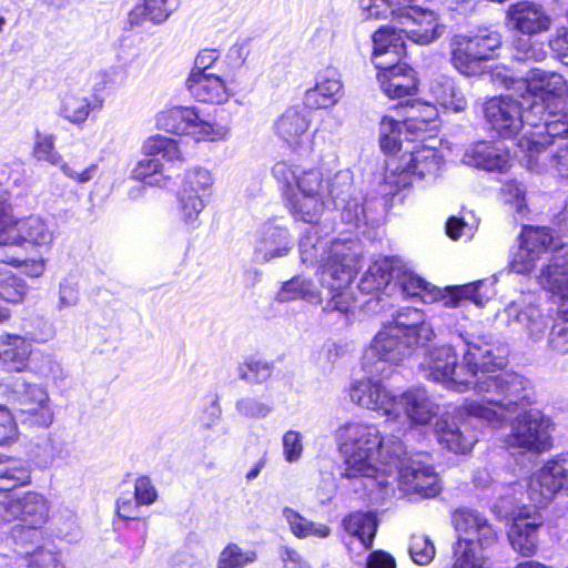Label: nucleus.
Segmentation results:
<instances>
[{"label":"nucleus","mask_w":568,"mask_h":568,"mask_svg":"<svg viewBox=\"0 0 568 568\" xmlns=\"http://www.w3.org/2000/svg\"><path fill=\"white\" fill-rule=\"evenodd\" d=\"M343 97L341 74L335 68H326L317 78L314 88L306 91V102L316 109L332 108Z\"/></svg>","instance_id":"c756f323"},{"label":"nucleus","mask_w":568,"mask_h":568,"mask_svg":"<svg viewBox=\"0 0 568 568\" xmlns=\"http://www.w3.org/2000/svg\"><path fill=\"white\" fill-rule=\"evenodd\" d=\"M513 89L527 105L526 119L530 128L545 129L550 136L568 134V84L556 72L532 70L527 79L511 81Z\"/></svg>","instance_id":"20e7f679"},{"label":"nucleus","mask_w":568,"mask_h":568,"mask_svg":"<svg viewBox=\"0 0 568 568\" xmlns=\"http://www.w3.org/2000/svg\"><path fill=\"white\" fill-rule=\"evenodd\" d=\"M343 527L351 537L358 540L363 549H368L373 545L377 520L371 513H354L344 518Z\"/></svg>","instance_id":"79ce46f5"},{"label":"nucleus","mask_w":568,"mask_h":568,"mask_svg":"<svg viewBox=\"0 0 568 568\" xmlns=\"http://www.w3.org/2000/svg\"><path fill=\"white\" fill-rule=\"evenodd\" d=\"M32 354V343L18 334L0 335V363L11 372H26Z\"/></svg>","instance_id":"72a5a7b5"},{"label":"nucleus","mask_w":568,"mask_h":568,"mask_svg":"<svg viewBox=\"0 0 568 568\" xmlns=\"http://www.w3.org/2000/svg\"><path fill=\"white\" fill-rule=\"evenodd\" d=\"M485 286V281H477L466 285L456 286L447 293L443 292L440 301H443L445 306L449 307L459 305L460 301L463 300H469L477 306H483L489 298L487 293L480 292V290Z\"/></svg>","instance_id":"603ef678"},{"label":"nucleus","mask_w":568,"mask_h":568,"mask_svg":"<svg viewBox=\"0 0 568 568\" xmlns=\"http://www.w3.org/2000/svg\"><path fill=\"white\" fill-rule=\"evenodd\" d=\"M392 365L386 363V372L388 375L372 374L365 365V355L363 356V367L369 377L357 379L349 387L351 400L357 406L381 413L388 418H397L399 416L397 396L386 388L383 378L392 375Z\"/></svg>","instance_id":"ddd939ff"},{"label":"nucleus","mask_w":568,"mask_h":568,"mask_svg":"<svg viewBox=\"0 0 568 568\" xmlns=\"http://www.w3.org/2000/svg\"><path fill=\"white\" fill-rule=\"evenodd\" d=\"M28 568H65L58 552L38 548L27 556Z\"/></svg>","instance_id":"338daca9"},{"label":"nucleus","mask_w":568,"mask_h":568,"mask_svg":"<svg viewBox=\"0 0 568 568\" xmlns=\"http://www.w3.org/2000/svg\"><path fill=\"white\" fill-rule=\"evenodd\" d=\"M424 454L407 456L406 449L400 454V465L393 473H383L379 479H397L399 488L405 493H414L424 497H434L439 490L438 475L428 465Z\"/></svg>","instance_id":"4468645a"},{"label":"nucleus","mask_w":568,"mask_h":568,"mask_svg":"<svg viewBox=\"0 0 568 568\" xmlns=\"http://www.w3.org/2000/svg\"><path fill=\"white\" fill-rule=\"evenodd\" d=\"M283 517L288 524L292 534L297 538L311 536L325 538L331 534L328 526L311 521L292 508L285 507L283 509Z\"/></svg>","instance_id":"8fccbe9b"},{"label":"nucleus","mask_w":568,"mask_h":568,"mask_svg":"<svg viewBox=\"0 0 568 568\" xmlns=\"http://www.w3.org/2000/svg\"><path fill=\"white\" fill-rule=\"evenodd\" d=\"M528 499L535 507L547 505L561 489H568V453L547 460L527 480Z\"/></svg>","instance_id":"2eb2a0df"},{"label":"nucleus","mask_w":568,"mask_h":568,"mask_svg":"<svg viewBox=\"0 0 568 568\" xmlns=\"http://www.w3.org/2000/svg\"><path fill=\"white\" fill-rule=\"evenodd\" d=\"M500 45L501 37L498 32L455 34L449 44L452 65L463 75H475L481 62L493 59Z\"/></svg>","instance_id":"1a4fd4ad"},{"label":"nucleus","mask_w":568,"mask_h":568,"mask_svg":"<svg viewBox=\"0 0 568 568\" xmlns=\"http://www.w3.org/2000/svg\"><path fill=\"white\" fill-rule=\"evenodd\" d=\"M463 162L467 165L481 168L487 171L503 172L508 168L509 155L499 148L481 141L466 150Z\"/></svg>","instance_id":"c9c22d12"},{"label":"nucleus","mask_w":568,"mask_h":568,"mask_svg":"<svg viewBox=\"0 0 568 568\" xmlns=\"http://www.w3.org/2000/svg\"><path fill=\"white\" fill-rule=\"evenodd\" d=\"M239 377L248 383H262L266 381L273 372V366L261 359H250L239 366Z\"/></svg>","instance_id":"e2e57ef3"},{"label":"nucleus","mask_w":568,"mask_h":568,"mask_svg":"<svg viewBox=\"0 0 568 568\" xmlns=\"http://www.w3.org/2000/svg\"><path fill=\"white\" fill-rule=\"evenodd\" d=\"M550 427V419L540 410H525L513 419L506 444L523 454H541L551 447Z\"/></svg>","instance_id":"9b49d317"},{"label":"nucleus","mask_w":568,"mask_h":568,"mask_svg":"<svg viewBox=\"0 0 568 568\" xmlns=\"http://www.w3.org/2000/svg\"><path fill=\"white\" fill-rule=\"evenodd\" d=\"M554 237L546 227H524L520 234V245L539 256L541 251L550 248Z\"/></svg>","instance_id":"bf43d9fd"},{"label":"nucleus","mask_w":568,"mask_h":568,"mask_svg":"<svg viewBox=\"0 0 568 568\" xmlns=\"http://www.w3.org/2000/svg\"><path fill=\"white\" fill-rule=\"evenodd\" d=\"M539 524L521 513L513 518L507 536L514 550L523 556H532L538 545Z\"/></svg>","instance_id":"e433bc0d"},{"label":"nucleus","mask_w":568,"mask_h":568,"mask_svg":"<svg viewBox=\"0 0 568 568\" xmlns=\"http://www.w3.org/2000/svg\"><path fill=\"white\" fill-rule=\"evenodd\" d=\"M336 440L344 457L345 477L372 478L383 488L389 485V480L379 478L400 465L404 445L396 436H383L375 424L351 420L337 428Z\"/></svg>","instance_id":"f03ea898"},{"label":"nucleus","mask_w":568,"mask_h":568,"mask_svg":"<svg viewBox=\"0 0 568 568\" xmlns=\"http://www.w3.org/2000/svg\"><path fill=\"white\" fill-rule=\"evenodd\" d=\"M378 82L383 92L390 99L413 95L417 91L415 71L405 63L388 62V65L376 67Z\"/></svg>","instance_id":"bb28decb"},{"label":"nucleus","mask_w":568,"mask_h":568,"mask_svg":"<svg viewBox=\"0 0 568 568\" xmlns=\"http://www.w3.org/2000/svg\"><path fill=\"white\" fill-rule=\"evenodd\" d=\"M300 256L303 264H320V282L331 295L323 310L347 314L354 304L351 284L357 272V253L342 241H333L326 250V243L306 233L300 241Z\"/></svg>","instance_id":"7ed1b4c3"},{"label":"nucleus","mask_w":568,"mask_h":568,"mask_svg":"<svg viewBox=\"0 0 568 568\" xmlns=\"http://www.w3.org/2000/svg\"><path fill=\"white\" fill-rule=\"evenodd\" d=\"M453 521L458 532V539H470L481 547H489L496 540L497 534L487 518L474 509H459L454 514Z\"/></svg>","instance_id":"cd10ccee"},{"label":"nucleus","mask_w":568,"mask_h":568,"mask_svg":"<svg viewBox=\"0 0 568 568\" xmlns=\"http://www.w3.org/2000/svg\"><path fill=\"white\" fill-rule=\"evenodd\" d=\"M397 403L399 414L404 413L416 425L428 424L438 413L437 404L420 387L407 389L397 397Z\"/></svg>","instance_id":"2f4dec72"},{"label":"nucleus","mask_w":568,"mask_h":568,"mask_svg":"<svg viewBox=\"0 0 568 568\" xmlns=\"http://www.w3.org/2000/svg\"><path fill=\"white\" fill-rule=\"evenodd\" d=\"M404 33L399 32L397 23L394 26H383L376 30L372 37L373 55L372 61L375 67L388 65V62L400 61L405 55Z\"/></svg>","instance_id":"c85d7f7f"},{"label":"nucleus","mask_w":568,"mask_h":568,"mask_svg":"<svg viewBox=\"0 0 568 568\" xmlns=\"http://www.w3.org/2000/svg\"><path fill=\"white\" fill-rule=\"evenodd\" d=\"M276 300L282 303L303 300L315 304L322 301L321 292L317 286L303 275L294 276L284 282L276 294Z\"/></svg>","instance_id":"37998d69"},{"label":"nucleus","mask_w":568,"mask_h":568,"mask_svg":"<svg viewBox=\"0 0 568 568\" xmlns=\"http://www.w3.org/2000/svg\"><path fill=\"white\" fill-rule=\"evenodd\" d=\"M506 23L511 30L535 36L547 32L551 27L552 19L541 4L523 0L508 7Z\"/></svg>","instance_id":"b1692460"},{"label":"nucleus","mask_w":568,"mask_h":568,"mask_svg":"<svg viewBox=\"0 0 568 568\" xmlns=\"http://www.w3.org/2000/svg\"><path fill=\"white\" fill-rule=\"evenodd\" d=\"M409 556L417 565H428L435 557L436 548L429 536L416 532L410 536Z\"/></svg>","instance_id":"052dcab7"},{"label":"nucleus","mask_w":568,"mask_h":568,"mask_svg":"<svg viewBox=\"0 0 568 568\" xmlns=\"http://www.w3.org/2000/svg\"><path fill=\"white\" fill-rule=\"evenodd\" d=\"M395 22L406 39L420 45L435 42L446 31V26L436 12L416 6L400 11L395 16Z\"/></svg>","instance_id":"6ab92c4d"},{"label":"nucleus","mask_w":568,"mask_h":568,"mask_svg":"<svg viewBox=\"0 0 568 568\" xmlns=\"http://www.w3.org/2000/svg\"><path fill=\"white\" fill-rule=\"evenodd\" d=\"M283 456L287 463H297L304 452L303 435L297 430H287L282 437Z\"/></svg>","instance_id":"69168bd1"},{"label":"nucleus","mask_w":568,"mask_h":568,"mask_svg":"<svg viewBox=\"0 0 568 568\" xmlns=\"http://www.w3.org/2000/svg\"><path fill=\"white\" fill-rule=\"evenodd\" d=\"M185 84L191 95L204 103L220 104L230 97L225 82L213 73H190Z\"/></svg>","instance_id":"473e14b6"},{"label":"nucleus","mask_w":568,"mask_h":568,"mask_svg":"<svg viewBox=\"0 0 568 568\" xmlns=\"http://www.w3.org/2000/svg\"><path fill=\"white\" fill-rule=\"evenodd\" d=\"M293 245V236L284 225L267 221L256 232L253 256L257 263H271L287 256Z\"/></svg>","instance_id":"4be33fe9"},{"label":"nucleus","mask_w":568,"mask_h":568,"mask_svg":"<svg viewBox=\"0 0 568 568\" xmlns=\"http://www.w3.org/2000/svg\"><path fill=\"white\" fill-rule=\"evenodd\" d=\"M396 285L402 293L409 297H419L424 303L440 301L443 291L433 284L426 282L412 271H403L396 274Z\"/></svg>","instance_id":"ea45409f"},{"label":"nucleus","mask_w":568,"mask_h":568,"mask_svg":"<svg viewBox=\"0 0 568 568\" xmlns=\"http://www.w3.org/2000/svg\"><path fill=\"white\" fill-rule=\"evenodd\" d=\"M14 394L21 405L20 418L31 426L48 427L53 420L49 396L44 388L27 382L14 385Z\"/></svg>","instance_id":"5701e85b"},{"label":"nucleus","mask_w":568,"mask_h":568,"mask_svg":"<svg viewBox=\"0 0 568 568\" xmlns=\"http://www.w3.org/2000/svg\"><path fill=\"white\" fill-rule=\"evenodd\" d=\"M257 559L253 549H243L235 542H229L220 552L216 568H245Z\"/></svg>","instance_id":"864d4df0"},{"label":"nucleus","mask_w":568,"mask_h":568,"mask_svg":"<svg viewBox=\"0 0 568 568\" xmlns=\"http://www.w3.org/2000/svg\"><path fill=\"white\" fill-rule=\"evenodd\" d=\"M326 197L295 193L288 200V207L294 219L308 224L316 223L325 206Z\"/></svg>","instance_id":"a18cd8bd"},{"label":"nucleus","mask_w":568,"mask_h":568,"mask_svg":"<svg viewBox=\"0 0 568 568\" xmlns=\"http://www.w3.org/2000/svg\"><path fill=\"white\" fill-rule=\"evenodd\" d=\"M505 314L508 326L526 332L532 342H538L545 336L548 318L532 302L526 300L511 302L506 306Z\"/></svg>","instance_id":"393cba45"},{"label":"nucleus","mask_w":568,"mask_h":568,"mask_svg":"<svg viewBox=\"0 0 568 568\" xmlns=\"http://www.w3.org/2000/svg\"><path fill=\"white\" fill-rule=\"evenodd\" d=\"M178 0H143L136 4L128 14V24L132 30L141 28L145 22L153 26H161L178 10Z\"/></svg>","instance_id":"f704fd0d"},{"label":"nucleus","mask_w":568,"mask_h":568,"mask_svg":"<svg viewBox=\"0 0 568 568\" xmlns=\"http://www.w3.org/2000/svg\"><path fill=\"white\" fill-rule=\"evenodd\" d=\"M97 108L89 97L81 92H67L61 100L60 115L72 124H83ZM98 108H101L99 103Z\"/></svg>","instance_id":"a19ab883"},{"label":"nucleus","mask_w":568,"mask_h":568,"mask_svg":"<svg viewBox=\"0 0 568 568\" xmlns=\"http://www.w3.org/2000/svg\"><path fill=\"white\" fill-rule=\"evenodd\" d=\"M143 151L144 158L133 168L132 178L150 185H161L163 176L160 158L170 162L182 160L178 142L163 135L149 138L143 145Z\"/></svg>","instance_id":"a211bd4d"},{"label":"nucleus","mask_w":568,"mask_h":568,"mask_svg":"<svg viewBox=\"0 0 568 568\" xmlns=\"http://www.w3.org/2000/svg\"><path fill=\"white\" fill-rule=\"evenodd\" d=\"M359 7L367 19H386L392 17L395 22V7L388 0H359Z\"/></svg>","instance_id":"774afa93"},{"label":"nucleus","mask_w":568,"mask_h":568,"mask_svg":"<svg viewBox=\"0 0 568 568\" xmlns=\"http://www.w3.org/2000/svg\"><path fill=\"white\" fill-rule=\"evenodd\" d=\"M326 199L329 197L335 207L342 210V220L355 227L366 223L365 207L357 199L351 197L353 189V173L341 170L333 179L325 180Z\"/></svg>","instance_id":"412c9836"},{"label":"nucleus","mask_w":568,"mask_h":568,"mask_svg":"<svg viewBox=\"0 0 568 568\" xmlns=\"http://www.w3.org/2000/svg\"><path fill=\"white\" fill-rule=\"evenodd\" d=\"M28 292L22 277L7 267H0V297L9 303H20Z\"/></svg>","instance_id":"5fc2aeb1"},{"label":"nucleus","mask_w":568,"mask_h":568,"mask_svg":"<svg viewBox=\"0 0 568 568\" xmlns=\"http://www.w3.org/2000/svg\"><path fill=\"white\" fill-rule=\"evenodd\" d=\"M394 272L395 270L393 267L392 260H377L372 265H369V267L363 275L358 287L361 291L366 293L383 290L390 283V281L395 276Z\"/></svg>","instance_id":"de8ad7c7"},{"label":"nucleus","mask_w":568,"mask_h":568,"mask_svg":"<svg viewBox=\"0 0 568 568\" xmlns=\"http://www.w3.org/2000/svg\"><path fill=\"white\" fill-rule=\"evenodd\" d=\"M470 387L480 398L466 400L463 410L467 416L498 427L518 406L530 403L531 386L527 378L514 373L493 374L507 364V348L488 337H476L465 343Z\"/></svg>","instance_id":"f257e3e1"},{"label":"nucleus","mask_w":568,"mask_h":568,"mask_svg":"<svg viewBox=\"0 0 568 568\" xmlns=\"http://www.w3.org/2000/svg\"><path fill=\"white\" fill-rule=\"evenodd\" d=\"M438 118V110L434 104L415 101L406 108L404 125L406 134L418 135L427 130Z\"/></svg>","instance_id":"49530a36"},{"label":"nucleus","mask_w":568,"mask_h":568,"mask_svg":"<svg viewBox=\"0 0 568 568\" xmlns=\"http://www.w3.org/2000/svg\"><path fill=\"white\" fill-rule=\"evenodd\" d=\"M311 120L306 112L297 108L287 109L274 124L276 135L290 146H297L310 129Z\"/></svg>","instance_id":"4c0bfd02"},{"label":"nucleus","mask_w":568,"mask_h":568,"mask_svg":"<svg viewBox=\"0 0 568 568\" xmlns=\"http://www.w3.org/2000/svg\"><path fill=\"white\" fill-rule=\"evenodd\" d=\"M324 173L318 168L303 170L296 181L297 193L326 197Z\"/></svg>","instance_id":"13d9d810"},{"label":"nucleus","mask_w":568,"mask_h":568,"mask_svg":"<svg viewBox=\"0 0 568 568\" xmlns=\"http://www.w3.org/2000/svg\"><path fill=\"white\" fill-rule=\"evenodd\" d=\"M236 412L246 418L262 419L270 415L273 407L271 404L254 397H243L235 404Z\"/></svg>","instance_id":"0e129e2a"},{"label":"nucleus","mask_w":568,"mask_h":568,"mask_svg":"<svg viewBox=\"0 0 568 568\" xmlns=\"http://www.w3.org/2000/svg\"><path fill=\"white\" fill-rule=\"evenodd\" d=\"M20 230L23 234L24 243L48 251L53 242V232L45 221L38 215H30L20 219Z\"/></svg>","instance_id":"09e8293b"},{"label":"nucleus","mask_w":568,"mask_h":568,"mask_svg":"<svg viewBox=\"0 0 568 568\" xmlns=\"http://www.w3.org/2000/svg\"><path fill=\"white\" fill-rule=\"evenodd\" d=\"M420 367L427 379L443 385L445 388L465 393L471 389L470 373L467 371L465 355L458 363V354L455 347L443 345L429 349L425 355Z\"/></svg>","instance_id":"9d476101"},{"label":"nucleus","mask_w":568,"mask_h":568,"mask_svg":"<svg viewBox=\"0 0 568 568\" xmlns=\"http://www.w3.org/2000/svg\"><path fill=\"white\" fill-rule=\"evenodd\" d=\"M438 443L455 454L469 453L477 442L476 432L468 423L457 424L454 420L440 418L436 423Z\"/></svg>","instance_id":"7c9ffc66"},{"label":"nucleus","mask_w":568,"mask_h":568,"mask_svg":"<svg viewBox=\"0 0 568 568\" xmlns=\"http://www.w3.org/2000/svg\"><path fill=\"white\" fill-rule=\"evenodd\" d=\"M540 285L560 298V320L552 326L548 346L558 354L568 353V245L556 248L539 275Z\"/></svg>","instance_id":"6e6552de"},{"label":"nucleus","mask_w":568,"mask_h":568,"mask_svg":"<svg viewBox=\"0 0 568 568\" xmlns=\"http://www.w3.org/2000/svg\"><path fill=\"white\" fill-rule=\"evenodd\" d=\"M442 166L443 158L434 148L423 144L413 146V150L405 148L398 162H387L383 192L386 195H394L397 191L408 187L413 178L432 183L439 176Z\"/></svg>","instance_id":"423d86ee"},{"label":"nucleus","mask_w":568,"mask_h":568,"mask_svg":"<svg viewBox=\"0 0 568 568\" xmlns=\"http://www.w3.org/2000/svg\"><path fill=\"white\" fill-rule=\"evenodd\" d=\"M524 485L517 481L505 484H497L494 491L498 497L496 508L505 515H514L513 508L519 504L524 505Z\"/></svg>","instance_id":"6e6d98bb"},{"label":"nucleus","mask_w":568,"mask_h":568,"mask_svg":"<svg viewBox=\"0 0 568 568\" xmlns=\"http://www.w3.org/2000/svg\"><path fill=\"white\" fill-rule=\"evenodd\" d=\"M49 503L38 493L6 495L0 501V518L4 521L19 520L12 528V537L19 544L41 538V529L49 519Z\"/></svg>","instance_id":"0eeeda50"},{"label":"nucleus","mask_w":568,"mask_h":568,"mask_svg":"<svg viewBox=\"0 0 568 568\" xmlns=\"http://www.w3.org/2000/svg\"><path fill=\"white\" fill-rule=\"evenodd\" d=\"M536 166L546 160L561 175L568 178V134L550 136L545 129L527 132L518 142Z\"/></svg>","instance_id":"f3484780"},{"label":"nucleus","mask_w":568,"mask_h":568,"mask_svg":"<svg viewBox=\"0 0 568 568\" xmlns=\"http://www.w3.org/2000/svg\"><path fill=\"white\" fill-rule=\"evenodd\" d=\"M429 91L436 102L446 110L458 113L467 106L466 98L449 77L439 75L433 79Z\"/></svg>","instance_id":"58836bf2"},{"label":"nucleus","mask_w":568,"mask_h":568,"mask_svg":"<svg viewBox=\"0 0 568 568\" xmlns=\"http://www.w3.org/2000/svg\"><path fill=\"white\" fill-rule=\"evenodd\" d=\"M527 105L515 95H500L489 99L485 104V116L491 128L504 138L516 135L524 125L530 126L526 119Z\"/></svg>","instance_id":"aec40b11"},{"label":"nucleus","mask_w":568,"mask_h":568,"mask_svg":"<svg viewBox=\"0 0 568 568\" xmlns=\"http://www.w3.org/2000/svg\"><path fill=\"white\" fill-rule=\"evenodd\" d=\"M434 335L433 326L422 311L402 308L372 341L365 352V365L372 374L388 375L386 363L400 364Z\"/></svg>","instance_id":"39448f33"},{"label":"nucleus","mask_w":568,"mask_h":568,"mask_svg":"<svg viewBox=\"0 0 568 568\" xmlns=\"http://www.w3.org/2000/svg\"><path fill=\"white\" fill-rule=\"evenodd\" d=\"M214 176L202 166L187 170L178 191V210L181 220L190 227L199 226V216L212 195Z\"/></svg>","instance_id":"f8f14e48"},{"label":"nucleus","mask_w":568,"mask_h":568,"mask_svg":"<svg viewBox=\"0 0 568 568\" xmlns=\"http://www.w3.org/2000/svg\"><path fill=\"white\" fill-rule=\"evenodd\" d=\"M406 134L404 120L397 121L389 115H384L379 122V144L381 149L388 154L397 151H405L404 141L413 140Z\"/></svg>","instance_id":"c03bdc74"},{"label":"nucleus","mask_w":568,"mask_h":568,"mask_svg":"<svg viewBox=\"0 0 568 568\" xmlns=\"http://www.w3.org/2000/svg\"><path fill=\"white\" fill-rule=\"evenodd\" d=\"M158 125L168 132L191 135L195 140H219L227 135L224 126L215 125L200 116L195 108L174 106L162 111L156 118Z\"/></svg>","instance_id":"dca6fc26"},{"label":"nucleus","mask_w":568,"mask_h":568,"mask_svg":"<svg viewBox=\"0 0 568 568\" xmlns=\"http://www.w3.org/2000/svg\"><path fill=\"white\" fill-rule=\"evenodd\" d=\"M30 483V471L16 460H0V490H11Z\"/></svg>","instance_id":"4d7b16f0"},{"label":"nucleus","mask_w":568,"mask_h":568,"mask_svg":"<svg viewBox=\"0 0 568 568\" xmlns=\"http://www.w3.org/2000/svg\"><path fill=\"white\" fill-rule=\"evenodd\" d=\"M7 204L0 199V246H16L24 243L20 219L6 221Z\"/></svg>","instance_id":"680f3d73"},{"label":"nucleus","mask_w":568,"mask_h":568,"mask_svg":"<svg viewBox=\"0 0 568 568\" xmlns=\"http://www.w3.org/2000/svg\"><path fill=\"white\" fill-rule=\"evenodd\" d=\"M32 153L38 161H44L51 165L59 166L67 178L79 184L90 182L98 170L97 164H90L82 171H78L70 164L65 163L62 155L57 151L54 136L51 134H41L40 132H37Z\"/></svg>","instance_id":"a878e982"},{"label":"nucleus","mask_w":568,"mask_h":568,"mask_svg":"<svg viewBox=\"0 0 568 568\" xmlns=\"http://www.w3.org/2000/svg\"><path fill=\"white\" fill-rule=\"evenodd\" d=\"M486 547L471 542L470 539H458L454 546V564L452 568H484Z\"/></svg>","instance_id":"3c124183"}]
</instances>
